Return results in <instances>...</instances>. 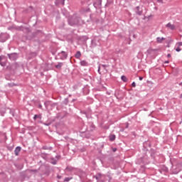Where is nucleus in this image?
<instances>
[{"label": "nucleus", "instance_id": "obj_1", "mask_svg": "<svg viewBox=\"0 0 182 182\" xmlns=\"http://www.w3.org/2000/svg\"><path fill=\"white\" fill-rule=\"evenodd\" d=\"M68 23L70 26H77V25H83L85 21L82 20L79 16L74 14L68 19Z\"/></svg>", "mask_w": 182, "mask_h": 182}, {"label": "nucleus", "instance_id": "obj_2", "mask_svg": "<svg viewBox=\"0 0 182 182\" xmlns=\"http://www.w3.org/2000/svg\"><path fill=\"white\" fill-rule=\"evenodd\" d=\"M108 176L102 174L100 173H97L95 176H93V178L97 180V182H106L107 181Z\"/></svg>", "mask_w": 182, "mask_h": 182}, {"label": "nucleus", "instance_id": "obj_3", "mask_svg": "<svg viewBox=\"0 0 182 182\" xmlns=\"http://www.w3.org/2000/svg\"><path fill=\"white\" fill-rule=\"evenodd\" d=\"M19 65L16 63H13L11 65H9L6 68L7 70H10V71H14V70H16V69H18Z\"/></svg>", "mask_w": 182, "mask_h": 182}, {"label": "nucleus", "instance_id": "obj_4", "mask_svg": "<svg viewBox=\"0 0 182 182\" xmlns=\"http://www.w3.org/2000/svg\"><path fill=\"white\" fill-rule=\"evenodd\" d=\"M9 39V35L8 33H1L0 34V42H6Z\"/></svg>", "mask_w": 182, "mask_h": 182}, {"label": "nucleus", "instance_id": "obj_5", "mask_svg": "<svg viewBox=\"0 0 182 182\" xmlns=\"http://www.w3.org/2000/svg\"><path fill=\"white\" fill-rule=\"evenodd\" d=\"M58 56H60L61 60H65V59H68V53L61 51L60 53H58Z\"/></svg>", "mask_w": 182, "mask_h": 182}, {"label": "nucleus", "instance_id": "obj_6", "mask_svg": "<svg viewBox=\"0 0 182 182\" xmlns=\"http://www.w3.org/2000/svg\"><path fill=\"white\" fill-rule=\"evenodd\" d=\"M7 56L10 60H16L18 59V54L15 53L7 54Z\"/></svg>", "mask_w": 182, "mask_h": 182}, {"label": "nucleus", "instance_id": "obj_7", "mask_svg": "<svg viewBox=\"0 0 182 182\" xmlns=\"http://www.w3.org/2000/svg\"><path fill=\"white\" fill-rule=\"evenodd\" d=\"M0 65L3 67L6 66V58L4 55H0Z\"/></svg>", "mask_w": 182, "mask_h": 182}, {"label": "nucleus", "instance_id": "obj_8", "mask_svg": "<svg viewBox=\"0 0 182 182\" xmlns=\"http://www.w3.org/2000/svg\"><path fill=\"white\" fill-rule=\"evenodd\" d=\"M157 49L149 48L147 50L148 55H151V56H156V52H157Z\"/></svg>", "mask_w": 182, "mask_h": 182}, {"label": "nucleus", "instance_id": "obj_9", "mask_svg": "<svg viewBox=\"0 0 182 182\" xmlns=\"http://www.w3.org/2000/svg\"><path fill=\"white\" fill-rule=\"evenodd\" d=\"M26 57L28 59H33V58H36V52H29L27 53Z\"/></svg>", "mask_w": 182, "mask_h": 182}, {"label": "nucleus", "instance_id": "obj_10", "mask_svg": "<svg viewBox=\"0 0 182 182\" xmlns=\"http://www.w3.org/2000/svg\"><path fill=\"white\" fill-rule=\"evenodd\" d=\"M55 158L57 159H55L54 158H51L50 159V163H51V164H58V160H59V159H60V156H59V155H57L56 156H55Z\"/></svg>", "mask_w": 182, "mask_h": 182}, {"label": "nucleus", "instance_id": "obj_11", "mask_svg": "<svg viewBox=\"0 0 182 182\" xmlns=\"http://www.w3.org/2000/svg\"><path fill=\"white\" fill-rule=\"evenodd\" d=\"M21 150H22V148L21 146H17L15 150L14 153L16 156H19V153L21 152Z\"/></svg>", "mask_w": 182, "mask_h": 182}, {"label": "nucleus", "instance_id": "obj_12", "mask_svg": "<svg viewBox=\"0 0 182 182\" xmlns=\"http://www.w3.org/2000/svg\"><path fill=\"white\" fill-rule=\"evenodd\" d=\"M166 28H169V29H171V31H174V29H176V26L168 23V24H166Z\"/></svg>", "mask_w": 182, "mask_h": 182}, {"label": "nucleus", "instance_id": "obj_13", "mask_svg": "<svg viewBox=\"0 0 182 182\" xmlns=\"http://www.w3.org/2000/svg\"><path fill=\"white\" fill-rule=\"evenodd\" d=\"M81 66H89V63L86 60H82L80 62Z\"/></svg>", "mask_w": 182, "mask_h": 182}, {"label": "nucleus", "instance_id": "obj_14", "mask_svg": "<svg viewBox=\"0 0 182 182\" xmlns=\"http://www.w3.org/2000/svg\"><path fill=\"white\" fill-rule=\"evenodd\" d=\"M62 66H63V63H58V65H55V68L60 70L62 69Z\"/></svg>", "mask_w": 182, "mask_h": 182}, {"label": "nucleus", "instance_id": "obj_15", "mask_svg": "<svg viewBox=\"0 0 182 182\" xmlns=\"http://www.w3.org/2000/svg\"><path fill=\"white\" fill-rule=\"evenodd\" d=\"M75 56L76 59H80V56H82V53H80V51H77Z\"/></svg>", "mask_w": 182, "mask_h": 182}, {"label": "nucleus", "instance_id": "obj_16", "mask_svg": "<svg viewBox=\"0 0 182 182\" xmlns=\"http://www.w3.org/2000/svg\"><path fill=\"white\" fill-rule=\"evenodd\" d=\"M121 79H122V82H124L125 83L129 81V79L125 75H122L121 77Z\"/></svg>", "mask_w": 182, "mask_h": 182}, {"label": "nucleus", "instance_id": "obj_17", "mask_svg": "<svg viewBox=\"0 0 182 182\" xmlns=\"http://www.w3.org/2000/svg\"><path fill=\"white\" fill-rule=\"evenodd\" d=\"M109 140H110V141H114V140H116V135L111 134L109 136Z\"/></svg>", "mask_w": 182, "mask_h": 182}, {"label": "nucleus", "instance_id": "obj_18", "mask_svg": "<svg viewBox=\"0 0 182 182\" xmlns=\"http://www.w3.org/2000/svg\"><path fill=\"white\" fill-rule=\"evenodd\" d=\"M164 39H166V38H160V37H158V38H156V42H158V43H161V42H163V41H164Z\"/></svg>", "mask_w": 182, "mask_h": 182}, {"label": "nucleus", "instance_id": "obj_19", "mask_svg": "<svg viewBox=\"0 0 182 182\" xmlns=\"http://www.w3.org/2000/svg\"><path fill=\"white\" fill-rule=\"evenodd\" d=\"M30 173H33V174H37V173H39V168L38 169H30Z\"/></svg>", "mask_w": 182, "mask_h": 182}, {"label": "nucleus", "instance_id": "obj_20", "mask_svg": "<svg viewBox=\"0 0 182 182\" xmlns=\"http://www.w3.org/2000/svg\"><path fill=\"white\" fill-rule=\"evenodd\" d=\"M36 119H42V115L35 114L34 117H33V120H36Z\"/></svg>", "mask_w": 182, "mask_h": 182}, {"label": "nucleus", "instance_id": "obj_21", "mask_svg": "<svg viewBox=\"0 0 182 182\" xmlns=\"http://www.w3.org/2000/svg\"><path fill=\"white\" fill-rule=\"evenodd\" d=\"M93 130H95V124H93V123H91L90 124V132H93Z\"/></svg>", "mask_w": 182, "mask_h": 182}, {"label": "nucleus", "instance_id": "obj_22", "mask_svg": "<svg viewBox=\"0 0 182 182\" xmlns=\"http://www.w3.org/2000/svg\"><path fill=\"white\" fill-rule=\"evenodd\" d=\"M53 148L51 146H43V150H52Z\"/></svg>", "mask_w": 182, "mask_h": 182}, {"label": "nucleus", "instance_id": "obj_23", "mask_svg": "<svg viewBox=\"0 0 182 182\" xmlns=\"http://www.w3.org/2000/svg\"><path fill=\"white\" fill-rule=\"evenodd\" d=\"M66 170H67L68 171H73V167H72V166H68V167L66 168Z\"/></svg>", "mask_w": 182, "mask_h": 182}, {"label": "nucleus", "instance_id": "obj_24", "mask_svg": "<svg viewBox=\"0 0 182 182\" xmlns=\"http://www.w3.org/2000/svg\"><path fill=\"white\" fill-rule=\"evenodd\" d=\"M181 171V168H177L176 171H173V174H178Z\"/></svg>", "mask_w": 182, "mask_h": 182}, {"label": "nucleus", "instance_id": "obj_25", "mask_svg": "<svg viewBox=\"0 0 182 182\" xmlns=\"http://www.w3.org/2000/svg\"><path fill=\"white\" fill-rule=\"evenodd\" d=\"M136 14L140 16L142 15L143 11L136 10Z\"/></svg>", "mask_w": 182, "mask_h": 182}, {"label": "nucleus", "instance_id": "obj_26", "mask_svg": "<svg viewBox=\"0 0 182 182\" xmlns=\"http://www.w3.org/2000/svg\"><path fill=\"white\" fill-rule=\"evenodd\" d=\"M64 105H68L69 103V99L65 98L63 101Z\"/></svg>", "mask_w": 182, "mask_h": 182}, {"label": "nucleus", "instance_id": "obj_27", "mask_svg": "<svg viewBox=\"0 0 182 182\" xmlns=\"http://www.w3.org/2000/svg\"><path fill=\"white\" fill-rule=\"evenodd\" d=\"M8 86L9 87H14V86H16V85L15 83H9L8 84Z\"/></svg>", "mask_w": 182, "mask_h": 182}, {"label": "nucleus", "instance_id": "obj_28", "mask_svg": "<svg viewBox=\"0 0 182 182\" xmlns=\"http://www.w3.org/2000/svg\"><path fill=\"white\" fill-rule=\"evenodd\" d=\"M14 166H15V167L18 168V170H22V166H19V165H18V164H14Z\"/></svg>", "mask_w": 182, "mask_h": 182}, {"label": "nucleus", "instance_id": "obj_29", "mask_svg": "<svg viewBox=\"0 0 182 182\" xmlns=\"http://www.w3.org/2000/svg\"><path fill=\"white\" fill-rule=\"evenodd\" d=\"M176 52H181V48L178 46V47L176 48Z\"/></svg>", "mask_w": 182, "mask_h": 182}, {"label": "nucleus", "instance_id": "obj_30", "mask_svg": "<svg viewBox=\"0 0 182 182\" xmlns=\"http://www.w3.org/2000/svg\"><path fill=\"white\" fill-rule=\"evenodd\" d=\"M64 181H66V182L70 181V178H65L64 179Z\"/></svg>", "mask_w": 182, "mask_h": 182}, {"label": "nucleus", "instance_id": "obj_31", "mask_svg": "<svg viewBox=\"0 0 182 182\" xmlns=\"http://www.w3.org/2000/svg\"><path fill=\"white\" fill-rule=\"evenodd\" d=\"M132 87H136V82H133L132 84Z\"/></svg>", "mask_w": 182, "mask_h": 182}, {"label": "nucleus", "instance_id": "obj_32", "mask_svg": "<svg viewBox=\"0 0 182 182\" xmlns=\"http://www.w3.org/2000/svg\"><path fill=\"white\" fill-rule=\"evenodd\" d=\"M177 45H178V47L182 46V42H178Z\"/></svg>", "mask_w": 182, "mask_h": 182}, {"label": "nucleus", "instance_id": "obj_33", "mask_svg": "<svg viewBox=\"0 0 182 182\" xmlns=\"http://www.w3.org/2000/svg\"><path fill=\"white\" fill-rule=\"evenodd\" d=\"M98 4L100 5V6H102V0H100V1H98Z\"/></svg>", "mask_w": 182, "mask_h": 182}, {"label": "nucleus", "instance_id": "obj_34", "mask_svg": "<svg viewBox=\"0 0 182 182\" xmlns=\"http://www.w3.org/2000/svg\"><path fill=\"white\" fill-rule=\"evenodd\" d=\"M157 2H159V4H163V0H157Z\"/></svg>", "mask_w": 182, "mask_h": 182}, {"label": "nucleus", "instance_id": "obj_35", "mask_svg": "<svg viewBox=\"0 0 182 182\" xmlns=\"http://www.w3.org/2000/svg\"><path fill=\"white\" fill-rule=\"evenodd\" d=\"M1 113V116H4V114L6 113V111L3 110Z\"/></svg>", "mask_w": 182, "mask_h": 182}, {"label": "nucleus", "instance_id": "obj_36", "mask_svg": "<svg viewBox=\"0 0 182 182\" xmlns=\"http://www.w3.org/2000/svg\"><path fill=\"white\" fill-rule=\"evenodd\" d=\"M57 1H60V2H62L63 5V4H65V0H57Z\"/></svg>", "mask_w": 182, "mask_h": 182}, {"label": "nucleus", "instance_id": "obj_37", "mask_svg": "<svg viewBox=\"0 0 182 182\" xmlns=\"http://www.w3.org/2000/svg\"><path fill=\"white\" fill-rule=\"evenodd\" d=\"M57 178H58L59 180H60V178H62V176L58 175Z\"/></svg>", "mask_w": 182, "mask_h": 182}, {"label": "nucleus", "instance_id": "obj_38", "mask_svg": "<svg viewBox=\"0 0 182 182\" xmlns=\"http://www.w3.org/2000/svg\"><path fill=\"white\" fill-rule=\"evenodd\" d=\"M136 11H139V10L140 9V6H136Z\"/></svg>", "mask_w": 182, "mask_h": 182}, {"label": "nucleus", "instance_id": "obj_39", "mask_svg": "<svg viewBox=\"0 0 182 182\" xmlns=\"http://www.w3.org/2000/svg\"><path fill=\"white\" fill-rule=\"evenodd\" d=\"M167 58H171V54L168 53V54L167 55Z\"/></svg>", "mask_w": 182, "mask_h": 182}, {"label": "nucleus", "instance_id": "obj_40", "mask_svg": "<svg viewBox=\"0 0 182 182\" xmlns=\"http://www.w3.org/2000/svg\"><path fill=\"white\" fill-rule=\"evenodd\" d=\"M102 68H107V65H102Z\"/></svg>", "mask_w": 182, "mask_h": 182}, {"label": "nucleus", "instance_id": "obj_41", "mask_svg": "<svg viewBox=\"0 0 182 182\" xmlns=\"http://www.w3.org/2000/svg\"><path fill=\"white\" fill-rule=\"evenodd\" d=\"M164 63H170V62L168 60H166L164 62Z\"/></svg>", "mask_w": 182, "mask_h": 182}, {"label": "nucleus", "instance_id": "obj_42", "mask_svg": "<svg viewBox=\"0 0 182 182\" xmlns=\"http://www.w3.org/2000/svg\"><path fill=\"white\" fill-rule=\"evenodd\" d=\"M117 151V149H116V148H114V149H113V151Z\"/></svg>", "mask_w": 182, "mask_h": 182}, {"label": "nucleus", "instance_id": "obj_43", "mask_svg": "<svg viewBox=\"0 0 182 182\" xmlns=\"http://www.w3.org/2000/svg\"><path fill=\"white\" fill-rule=\"evenodd\" d=\"M98 72H99V73H100V67H99V68H98Z\"/></svg>", "mask_w": 182, "mask_h": 182}, {"label": "nucleus", "instance_id": "obj_44", "mask_svg": "<svg viewBox=\"0 0 182 182\" xmlns=\"http://www.w3.org/2000/svg\"><path fill=\"white\" fill-rule=\"evenodd\" d=\"M143 79V77H139V80H141Z\"/></svg>", "mask_w": 182, "mask_h": 182}, {"label": "nucleus", "instance_id": "obj_45", "mask_svg": "<svg viewBox=\"0 0 182 182\" xmlns=\"http://www.w3.org/2000/svg\"><path fill=\"white\" fill-rule=\"evenodd\" d=\"M72 102H76V99H73V100H72Z\"/></svg>", "mask_w": 182, "mask_h": 182}, {"label": "nucleus", "instance_id": "obj_46", "mask_svg": "<svg viewBox=\"0 0 182 182\" xmlns=\"http://www.w3.org/2000/svg\"><path fill=\"white\" fill-rule=\"evenodd\" d=\"M180 99H182V94H181L180 95Z\"/></svg>", "mask_w": 182, "mask_h": 182}, {"label": "nucleus", "instance_id": "obj_47", "mask_svg": "<svg viewBox=\"0 0 182 182\" xmlns=\"http://www.w3.org/2000/svg\"><path fill=\"white\" fill-rule=\"evenodd\" d=\"M40 109H42V105H39Z\"/></svg>", "mask_w": 182, "mask_h": 182}, {"label": "nucleus", "instance_id": "obj_48", "mask_svg": "<svg viewBox=\"0 0 182 182\" xmlns=\"http://www.w3.org/2000/svg\"><path fill=\"white\" fill-rule=\"evenodd\" d=\"M127 127H127H129V124H127V127Z\"/></svg>", "mask_w": 182, "mask_h": 182}, {"label": "nucleus", "instance_id": "obj_49", "mask_svg": "<svg viewBox=\"0 0 182 182\" xmlns=\"http://www.w3.org/2000/svg\"><path fill=\"white\" fill-rule=\"evenodd\" d=\"M50 124H46V126H49Z\"/></svg>", "mask_w": 182, "mask_h": 182}, {"label": "nucleus", "instance_id": "obj_50", "mask_svg": "<svg viewBox=\"0 0 182 182\" xmlns=\"http://www.w3.org/2000/svg\"><path fill=\"white\" fill-rule=\"evenodd\" d=\"M94 6H96V3L94 4Z\"/></svg>", "mask_w": 182, "mask_h": 182}, {"label": "nucleus", "instance_id": "obj_51", "mask_svg": "<svg viewBox=\"0 0 182 182\" xmlns=\"http://www.w3.org/2000/svg\"><path fill=\"white\" fill-rule=\"evenodd\" d=\"M179 85H182V82Z\"/></svg>", "mask_w": 182, "mask_h": 182}, {"label": "nucleus", "instance_id": "obj_52", "mask_svg": "<svg viewBox=\"0 0 182 182\" xmlns=\"http://www.w3.org/2000/svg\"><path fill=\"white\" fill-rule=\"evenodd\" d=\"M12 116H15L14 114H12Z\"/></svg>", "mask_w": 182, "mask_h": 182}]
</instances>
